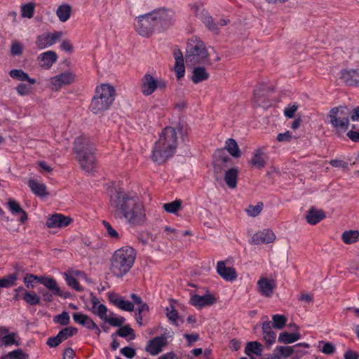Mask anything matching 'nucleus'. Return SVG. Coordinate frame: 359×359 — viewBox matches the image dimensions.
<instances>
[{
    "instance_id": "nucleus-10",
    "label": "nucleus",
    "mask_w": 359,
    "mask_h": 359,
    "mask_svg": "<svg viewBox=\"0 0 359 359\" xmlns=\"http://www.w3.org/2000/svg\"><path fill=\"white\" fill-rule=\"evenodd\" d=\"M76 79V75L72 72H65L59 75L50 79V88L57 91L63 86L72 83Z\"/></svg>"
},
{
    "instance_id": "nucleus-28",
    "label": "nucleus",
    "mask_w": 359,
    "mask_h": 359,
    "mask_svg": "<svg viewBox=\"0 0 359 359\" xmlns=\"http://www.w3.org/2000/svg\"><path fill=\"white\" fill-rule=\"evenodd\" d=\"M273 327L271 321L264 322L262 326L263 339L268 346H271L276 341V334L273 331Z\"/></svg>"
},
{
    "instance_id": "nucleus-60",
    "label": "nucleus",
    "mask_w": 359,
    "mask_h": 359,
    "mask_svg": "<svg viewBox=\"0 0 359 359\" xmlns=\"http://www.w3.org/2000/svg\"><path fill=\"white\" fill-rule=\"evenodd\" d=\"M74 320L83 326L85 325L86 320H88V316L81 313H74L72 315Z\"/></svg>"
},
{
    "instance_id": "nucleus-42",
    "label": "nucleus",
    "mask_w": 359,
    "mask_h": 359,
    "mask_svg": "<svg viewBox=\"0 0 359 359\" xmlns=\"http://www.w3.org/2000/svg\"><path fill=\"white\" fill-rule=\"evenodd\" d=\"M182 202L180 200H175L171 203H164L163 208L168 213L176 215L182 208Z\"/></svg>"
},
{
    "instance_id": "nucleus-59",
    "label": "nucleus",
    "mask_w": 359,
    "mask_h": 359,
    "mask_svg": "<svg viewBox=\"0 0 359 359\" xmlns=\"http://www.w3.org/2000/svg\"><path fill=\"white\" fill-rule=\"evenodd\" d=\"M23 46L18 42L13 41L11 47V53L13 55H20L22 53Z\"/></svg>"
},
{
    "instance_id": "nucleus-14",
    "label": "nucleus",
    "mask_w": 359,
    "mask_h": 359,
    "mask_svg": "<svg viewBox=\"0 0 359 359\" xmlns=\"http://www.w3.org/2000/svg\"><path fill=\"white\" fill-rule=\"evenodd\" d=\"M73 151L76 155L91 152L94 151V146L88 137L81 135L75 139Z\"/></svg>"
},
{
    "instance_id": "nucleus-29",
    "label": "nucleus",
    "mask_w": 359,
    "mask_h": 359,
    "mask_svg": "<svg viewBox=\"0 0 359 359\" xmlns=\"http://www.w3.org/2000/svg\"><path fill=\"white\" fill-rule=\"evenodd\" d=\"M8 206L9 210L12 212L13 215H20L18 220L21 223H25L27 220V214L26 212L20 207L18 202L10 198L8 201Z\"/></svg>"
},
{
    "instance_id": "nucleus-17",
    "label": "nucleus",
    "mask_w": 359,
    "mask_h": 359,
    "mask_svg": "<svg viewBox=\"0 0 359 359\" xmlns=\"http://www.w3.org/2000/svg\"><path fill=\"white\" fill-rule=\"evenodd\" d=\"M76 158L78 161L82 170L87 172H92L96 165L95 157L94 151L76 155Z\"/></svg>"
},
{
    "instance_id": "nucleus-4",
    "label": "nucleus",
    "mask_w": 359,
    "mask_h": 359,
    "mask_svg": "<svg viewBox=\"0 0 359 359\" xmlns=\"http://www.w3.org/2000/svg\"><path fill=\"white\" fill-rule=\"evenodd\" d=\"M177 130L182 135L187 133V126L179 122L176 127L165 126L158 135V163H165L175 153L178 145Z\"/></svg>"
},
{
    "instance_id": "nucleus-3",
    "label": "nucleus",
    "mask_w": 359,
    "mask_h": 359,
    "mask_svg": "<svg viewBox=\"0 0 359 359\" xmlns=\"http://www.w3.org/2000/svg\"><path fill=\"white\" fill-rule=\"evenodd\" d=\"M175 58L174 72L177 79H181L185 74L184 60L187 65H210V55L205 43L198 36L188 39L185 50V56L179 48L173 51Z\"/></svg>"
},
{
    "instance_id": "nucleus-5",
    "label": "nucleus",
    "mask_w": 359,
    "mask_h": 359,
    "mask_svg": "<svg viewBox=\"0 0 359 359\" xmlns=\"http://www.w3.org/2000/svg\"><path fill=\"white\" fill-rule=\"evenodd\" d=\"M135 257L136 252L133 248L126 246L118 249L111 258V272L116 277H122L133 266Z\"/></svg>"
},
{
    "instance_id": "nucleus-53",
    "label": "nucleus",
    "mask_w": 359,
    "mask_h": 359,
    "mask_svg": "<svg viewBox=\"0 0 359 359\" xmlns=\"http://www.w3.org/2000/svg\"><path fill=\"white\" fill-rule=\"evenodd\" d=\"M117 334L121 337H127L128 336H131V339H135V334H134V331L132 328L130 327L129 325H126L123 327H120V328L116 332Z\"/></svg>"
},
{
    "instance_id": "nucleus-57",
    "label": "nucleus",
    "mask_w": 359,
    "mask_h": 359,
    "mask_svg": "<svg viewBox=\"0 0 359 359\" xmlns=\"http://www.w3.org/2000/svg\"><path fill=\"white\" fill-rule=\"evenodd\" d=\"M104 322L108 323L111 326L114 327H121L125 322V318L123 317L120 318H112L106 316V318L104 320Z\"/></svg>"
},
{
    "instance_id": "nucleus-62",
    "label": "nucleus",
    "mask_w": 359,
    "mask_h": 359,
    "mask_svg": "<svg viewBox=\"0 0 359 359\" xmlns=\"http://www.w3.org/2000/svg\"><path fill=\"white\" fill-rule=\"evenodd\" d=\"M18 93L21 96L28 95L31 91V88L25 83H20L16 87Z\"/></svg>"
},
{
    "instance_id": "nucleus-7",
    "label": "nucleus",
    "mask_w": 359,
    "mask_h": 359,
    "mask_svg": "<svg viewBox=\"0 0 359 359\" xmlns=\"http://www.w3.org/2000/svg\"><path fill=\"white\" fill-rule=\"evenodd\" d=\"M351 109L346 106L332 107L327 115L328 122L335 129L336 133L339 134L347 130L349 126Z\"/></svg>"
},
{
    "instance_id": "nucleus-43",
    "label": "nucleus",
    "mask_w": 359,
    "mask_h": 359,
    "mask_svg": "<svg viewBox=\"0 0 359 359\" xmlns=\"http://www.w3.org/2000/svg\"><path fill=\"white\" fill-rule=\"evenodd\" d=\"M138 239L144 245L153 246L156 239V234L151 231H144L140 235Z\"/></svg>"
},
{
    "instance_id": "nucleus-13",
    "label": "nucleus",
    "mask_w": 359,
    "mask_h": 359,
    "mask_svg": "<svg viewBox=\"0 0 359 359\" xmlns=\"http://www.w3.org/2000/svg\"><path fill=\"white\" fill-rule=\"evenodd\" d=\"M174 23V12L166 8H158V31H165Z\"/></svg>"
},
{
    "instance_id": "nucleus-2",
    "label": "nucleus",
    "mask_w": 359,
    "mask_h": 359,
    "mask_svg": "<svg viewBox=\"0 0 359 359\" xmlns=\"http://www.w3.org/2000/svg\"><path fill=\"white\" fill-rule=\"evenodd\" d=\"M109 208L116 219H124L130 226L143 225L146 221L144 206L139 197L122 189H111Z\"/></svg>"
},
{
    "instance_id": "nucleus-50",
    "label": "nucleus",
    "mask_w": 359,
    "mask_h": 359,
    "mask_svg": "<svg viewBox=\"0 0 359 359\" xmlns=\"http://www.w3.org/2000/svg\"><path fill=\"white\" fill-rule=\"evenodd\" d=\"M21 12L23 18H32L34 13V4L29 3L22 5L21 7Z\"/></svg>"
},
{
    "instance_id": "nucleus-25",
    "label": "nucleus",
    "mask_w": 359,
    "mask_h": 359,
    "mask_svg": "<svg viewBox=\"0 0 359 359\" xmlns=\"http://www.w3.org/2000/svg\"><path fill=\"white\" fill-rule=\"evenodd\" d=\"M169 305L164 308V311L168 320L175 326H178V320H181L183 323L184 319L180 316L178 311L175 308L177 302L173 299H169Z\"/></svg>"
},
{
    "instance_id": "nucleus-34",
    "label": "nucleus",
    "mask_w": 359,
    "mask_h": 359,
    "mask_svg": "<svg viewBox=\"0 0 359 359\" xmlns=\"http://www.w3.org/2000/svg\"><path fill=\"white\" fill-rule=\"evenodd\" d=\"M71 13L72 7L69 4L60 5L56 11L57 18L62 22H65L69 19Z\"/></svg>"
},
{
    "instance_id": "nucleus-19",
    "label": "nucleus",
    "mask_w": 359,
    "mask_h": 359,
    "mask_svg": "<svg viewBox=\"0 0 359 359\" xmlns=\"http://www.w3.org/2000/svg\"><path fill=\"white\" fill-rule=\"evenodd\" d=\"M276 240L275 233L270 229H264L255 233L252 237L251 243L254 245L269 244Z\"/></svg>"
},
{
    "instance_id": "nucleus-9",
    "label": "nucleus",
    "mask_w": 359,
    "mask_h": 359,
    "mask_svg": "<svg viewBox=\"0 0 359 359\" xmlns=\"http://www.w3.org/2000/svg\"><path fill=\"white\" fill-rule=\"evenodd\" d=\"M232 164V160L224 151V149H219L215 151L213 156V172L215 174H220Z\"/></svg>"
},
{
    "instance_id": "nucleus-55",
    "label": "nucleus",
    "mask_w": 359,
    "mask_h": 359,
    "mask_svg": "<svg viewBox=\"0 0 359 359\" xmlns=\"http://www.w3.org/2000/svg\"><path fill=\"white\" fill-rule=\"evenodd\" d=\"M70 318L67 312L64 311L60 315L54 317V322L60 324L61 325H67L69 323Z\"/></svg>"
},
{
    "instance_id": "nucleus-48",
    "label": "nucleus",
    "mask_w": 359,
    "mask_h": 359,
    "mask_svg": "<svg viewBox=\"0 0 359 359\" xmlns=\"http://www.w3.org/2000/svg\"><path fill=\"white\" fill-rule=\"evenodd\" d=\"M28 355L22 349H18L9 352L6 355L1 358L0 359H28Z\"/></svg>"
},
{
    "instance_id": "nucleus-56",
    "label": "nucleus",
    "mask_w": 359,
    "mask_h": 359,
    "mask_svg": "<svg viewBox=\"0 0 359 359\" xmlns=\"http://www.w3.org/2000/svg\"><path fill=\"white\" fill-rule=\"evenodd\" d=\"M203 22L205 24L206 27L211 32L218 34L219 33V28L217 27V25L214 22L213 19L211 15L206 16L205 18V20L203 21Z\"/></svg>"
},
{
    "instance_id": "nucleus-45",
    "label": "nucleus",
    "mask_w": 359,
    "mask_h": 359,
    "mask_svg": "<svg viewBox=\"0 0 359 359\" xmlns=\"http://www.w3.org/2000/svg\"><path fill=\"white\" fill-rule=\"evenodd\" d=\"M264 204L262 202H258L255 205H250L246 209V213L252 217L258 216L262 211Z\"/></svg>"
},
{
    "instance_id": "nucleus-64",
    "label": "nucleus",
    "mask_w": 359,
    "mask_h": 359,
    "mask_svg": "<svg viewBox=\"0 0 359 359\" xmlns=\"http://www.w3.org/2000/svg\"><path fill=\"white\" fill-rule=\"evenodd\" d=\"M39 293L43 297V301L50 302L53 301V295H54L50 290L47 291L44 288H39Z\"/></svg>"
},
{
    "instance_id": "nucleus-44",
    "label": "nucleus",
    "mask_w": 359,
    "mask_h": 359,
    "mask_svg": "<svg viewBox=\"0 0 359 359\" xmlns=\"http://www.w3.org/2000/svg\"><path fill=\"white\" fill-rule=\"evenodd\" d=\"M287 318L283 315L276 314L272 316L271 325L273 328L281 330L285 326Z\"/></svg>"
},
{
    "instance_id": "nucleus-40",
    "label": "nucleus",
    "mask_w": 359,
    "mask_h": 359,
    "mask_svg": "<svg viewBox=\"0 0 359 359\" xmlns=\"http://www.w3.org/2000/svg\"><path fill=\"white\" fill-rule=\"evenodd\" d=\"M251 353L257 355H261L262 353V345L257 341L248 342L245 347V353L250 355Z\"/></svg>"
},
{
    "instance_id": "nucleus-36",
    "label": "nucleus",
    "mask_w": 359,
    "mask_h": 359,
    "mask_svg": "<svg viewBox=\"0 0 359 359\" xmlns=\"http://www.w3.org/2000/svg\"><path fill=\"white\" fill-rule=\"evenodd\" d=\"M341 239L343 242L347 245H351L359 241V231L358 230H348L344 231L341 234Z\"/></svg>"
},
{
    "instance_id": "nucleus-33",
    "label": "nucleus",
    "mask_w": 359,
    "mask_h": 359,
    "mask_svg": "<svg viewBox=\"0 0 359 359\" xmlns=\"http://www.w3.org/2000/svg\"><path fill=\"white\" fill-rule=\"evenodd\" d=\"M9 75L14 79L21 81H27L30 84H35L36 82V79L29 78V75L22 69H12L10 71Z\"/></svg>"
},
{
    "instance_id": "nucleus-35",
    "label": "nucleus",
    "mask_w": 359,
    "mask_h": 359,
    "mask_svg": "<svg viewBox=\"0 0 359 359\" xmlns=\"http://www.w3.org/2000/svg\"><path fill=\"white\" fill-rule=\"evenodd\" d=\"M224 151H228V152L235 158H238L241 156V150L238 146L237 142L234 139L229 138L226 141Z\"/></svg>"
},
{
    "instance_id": "nucleus-32",
    "label": "nucleus",
    "mask_w": 359,
    "mask_h": 359,
    "mask_svg": "<svg viewBox=\"0 0 359 359\" xmlns=\"http://www.w3.org/2000/svg\"><path fill=\"white\" fill-rule=\"evenodd\" d=\"M209 73L203 66L195 67L192 71L191 81L194 83H199L208 80Z\"/></svg>"
},
{
    "instance_id": "nucleus-41",
    "label": "nucleus",
    "mask_w": 359,
    "mask_h": 359,
    "mask_svg": "<svg viewBox=\"0 0 359 359\" xmlns=\"http://www.w3.org/2000/svg\"><path fill=\"white\" fill-rule=\"evenodd\" d=\"M294 346H278L276 348L275 351L276 353L272 355H278L280 358H287L292 355V354L294 352Z\"/></svg>"
},
{
    "instance_id": "nucleus-49",
    "label": "nucleus",
    "mask_w": 359,
    "mask_h": 359,
    "mask_svg": "<svg viewBox=\"0 0 359 359\" xmlns=\"http://www.w3.org/2000/svg\"><path fill=\"white\" fill-rule=\"evenodd\" d=\"M90 311H92L93 313L98 316L101 320H104V318H106V316H107V313L108 311V309L105 305L102 304L96 306H92Z\"/></svg>"
},
{
    "instance_id": "nucleus-27",
    "label": "nucleus",
    "mask_w": 359,
    "mask_h": 359,
    "mask_svg": "<svg viewBox=\"0 0 359 359\" xmlns=\"http://www.w3.org/2000/svg\"><path fill=\"white\" fill-rule=\"evenodd\" d=\"M341 79L349 86L359 84V69H343Z\"/></svg>"
},
{
    "instance_id": "nucleus-11",
    "label": "nucleus",
    "mask_w": 359,
    "mask_h": 359,
    "mask_svg": "<svg viewBox=\"0 0 359 359\" xmlns=\"http://www.w3.org/2000/svg\"><path fill=\"white\" fill-rule=\"evenodd\" d=\"M62 36V32L55 31L52 33H43L36 37V44L39 49H43L55 43Z\"/></svg>"
},
{
    "instance_id": "nucleus-46",
    "label": "nucleus",
    "mask_w": 359,
    "mask_h": 359,
    "mask_svg": "<svg viewBox=\"0 0 359 359\" xmlns=\"http://www.w3.org/2000/svg\"><path fill=\"white\" fill-rule=\"evenodd\" d=\"M17 278L18 276L16 273H11L3 277L0 278V287H9L13 285H15Z\"/></svg>"
},
{
    "instance_id": "nucleus-18",
    "label": "nucleus",
    "mask_w": 359,
    "mask_h": 359,
    "mask_svg": "<svg viewBox=\"0 0 359 359\" xmlns=\"http://www.w3.org/2000/svg\"><path fill=\"white\" fill-rule=\"evenodd\" d=\"M216 271L218 275L226 281H233L237 278V273L233 267H227L226 261L217 263Z\"/></svg>"
},
{
    "instance_id": "nucleus-21",
    "label": "nucleus",
    "mask_w": 359,
    "mask_h": 359,
    "mask_svg": "<svg viewBox=\"0 0 359 359\" xmlns=\"http://www.w3.org/2000/svg\"><path fill=\"white\" fill-rule=\"evenodd\" d=\"M269 159L268 155L264 152V148H258L253 151L251 159L248 163L258 169L263 168Z\"/></svg>"
},
{
    "instance_id": "nucleus-1",
    "label": "nucleus",
    "mask_w": 359,
    "mask_h": 359,
    "mask_svg": "<svg viewBox=\"0 0 359 359\" xmlns=\"http://www.w3.org/2000/svg\"><path fill=\"white\" fill-rule=\"evenodd\" d=\"M109 208L116 219H124L130 226L143 225L146 221L144 206L139 197L122 189H111Z\"/></svg>"
},
{
    "instance_id": "nucleus-61",
    "label": "nucleus",
    "mask_w": 359,
    "mask_h": 359,
    "mask_svg": "<svg viewBox=\"0 0 359 359\" xmlns=\"http://www.w3.org/2000/svg\"><path fill=\"white\" fill-rule=\"evenodd\" d=\"M121 309L126 311H132L134 309V305L129 301L123 300L121 299L118 306Z\"/></svg>"
},
{
    "instance_id": "nucleus-31",
    "label": "nucleus",
    "mask_w": 359,
    "mask_h": 359,
    "mask_svg": "<svg viewBox=\"0 0 359 359\" xmlns=\"http://www.w3.org/2000/svg\"><path fill=\"white\" fill-rule=\"evenodd\" d=\"M27 184L35 195L41 197H44L48 195L46 186L40 181L29 179Z\"/></svg>"
},
{
    "instance_id": "nucleus-51",
    "label": "nucleus",
    "mask_w": 359,
    "mask_h": 359,
    "mask_svg": "<svg viewBox=\"0 0 359 359\" xmlns=\"http://www.w3.org/2000/svg\"><path fill=\"white\" fill-rule=\"evenodd\" d=\"M318 348L322 353L326 355H331L335 351V347L332 343L323 341L319 342Z\"/></svg>"
},
{
    "instance_id": "nucleus-52",
    "label": "nucleus",
    "mask_w": 359,
    "mask_h": 359,
    "mask_svg": "<svg viewBox=\"0 0 359 359\" xmlns=\"http://www.w3.org/2000/svg\"><path fill=\"white\" fill-rule=\"evenodd\" d=\"M65 280L67 285L76 291H82L83 288L79 285L78 280L72 276L65 273Z\"/></svg>"
},
{
    "instance_id": "nucleus-12",
    "label": "nucleus",
    "mask_w": 359,
    "mask_h": 359,
    "mask_svg": "<svg viewBox=\"0 0 359 359\" xmlns=\"http://www.w3.org/2000/svg\"><path fill=\"white\" fill-rule=\"evenodd\" d=\"M257 291L263 297H271L276 287V281L273 279L262 276L257 283Z\"/></svg>"
},
{
    "instance_id": "nucleus-8",
    "label": "nucleus",
    "mask_w": 359,
    "mask_h": 359,
    "mask_svg": "<svg viewBox=\"0 0 359 359\" xmlns=\"http://www.w3.org/2000/svg\"><path fill=\"white\" fill-rule=\"evenodd\" d=\"M157 25V13H151L140 15L135 19V27L137 33L144 37L150 36Z\"/></svg>"
},
{
    "instance_id": "nucleus-38",
    "label": "nucleus",
    "mask_w": 359,
    "mask_h": 359,
    "mask_svg": "<svg viewBox=\"0 0 359 359\" xmlns=\"http://www.w3.org/2000/svg\"><path fill=\"white\" fill-rule=\"evenodd\" d=\"M300 334L299 332L288 333L287 332H281L278 341L280 343L291 344L300 339Z\"/></svg>"
},
{
    "instance_id": "nucleus-23",
    "label": "nucleus",
    "mask_w": 359,
    "mask_h": 359,
    "mask_svg": "<svg viewBox=\"0 0 359 359\" xmlns=\"http://www.w3.org/2000/svg\"><path fill=\"white\" fill-rule=\"evenodd\" d=\"M216 300L215 297L210 293L203 296L194 294L190 299V304L194 306L202 308L214 304Z\"/></svg>"
},
{
    "instance_id": "nucleus-39",
    "label": "nucleus",
    "mask_w": 359,
    "mask_h": 359,
    "mask_svg": "<svg viewBox=\"0 0 359 359\" xmlns=\"http://www.w3.org/2000/svg\"><path fill=\"white\" fill-rule=\"evenodd\" d=\"M42 285H43L54 295L61 294L60 289L58 287L57 282L54 278L45 276Z\"/></svg>"
},
{
    "instance_id": "nucleus-15",
    "label": "nucleus",
    "mask_w": 359,
    "mask_h": 359,
    "mask_svg": "<svg viewBox=\"0 0 359 359\" xmlns=\"http://www.w3.org/2000/svg\"><path fill=\"white\" fill-rule=\"evenodd\" d=\"M73 151L76 155L91 152L94 151V146L88 137L81 135L75 139Z\"/></svg>"
},
{
    "instance_id": "nucleus-6",
    "label": "nucleus",
    "mask_w": 359,
    "mask_h": 359,
    "mask_svg": "<svg viewBox=\"0 0 359 359\" xmlns=\"http://www.w3.org/2000/svg\"><path fill=\"white\" fill-rule=\"evenodd\" d=\"M115 97L116 90L113 86L104 83L97 86L90 105V111L95 114L105 111L111 106Z\"/></svg>"
},
{
    "instance_id": "nucleus-22",
    "label": "nucleus",
    "mask_w": 359,
    "mask_h": 359,
    "mask_svg": "<svg viewBox=\"0 0 359 359\" xmlns=\"http://www.w3.org/2000/svg\"><path fill=\"white\" fill-rule=\"evenodd\" d=\"M72 222L69 217L62 214H54L46 221V226L48 228H64L67 226Z\"/></svg>"
},
{
    "instance_id": "nucleus-47",
    "label": "nucleus",
    "mask_w": 359,
    "mask_h": 359,
    "mask_svg": "<svg viewBox=\"0 0 359 359\" xmlns=\"http://www.w3.org/2000/svg\"><path fill=\"white\" fill-rule=\"evenodd\" d=\"M77 332H78L77 328L74 327H65V328L62 329V330H60L58 332L57 335L62 342L63 341L67 339L69 337H71L75 335L77 333Z\"/></svg>"
},
{
    "instance_id": "nucleus-24",
    "label": "nucleus",
    "mask_w": 359,
    "mask_h": 359,
    "mask_svg": "<svg viewBox=\"0 0 359 359\" xmlns=\"http://www.w3.org/2000/svg\"><path fill=\"white\" fill-rule=\"evenodd\" d=\"M325 212L321 209L311 207L305 215V219L310 225H316L325 218Z\"/></svg>"
},
{
    "instance_id": "nucleus-26",
    "label": "nucleus",
    "mask_w": 359,
    "mask_h": 359,
    "mask_svg": "<svg viewBox=\"0 0 359 359\" xmlns=\"http://www.w3.org/2000/svg\"><path fill=\"white\" fill-rule=\"evenodd\" d=\"M239 170L237 167L226 169L224 172V181L226 186L231 189L237 187Z\"/></svg>"
},
{
    "instance_id": "nucleus-58",
    "label": "nucleus",
    "mask_w": 359,
    "mask_h": 359,
    "mask_svg": "<svg viewBox=\"0 0 359 359\" xmlns=\"http://www.w3.org/2000/svg\"><path fill=\"white\" fill-rule=\"evenodd\" d=\"M146 351L153 355H157V337L149 341L146 347Z\"/></svg>"
},
{
    "instance_id": "nucleus-20",
    "label": "nucleus",
    "mask_w": 359,
    "mask_h": 359,
    "mask_svg": "<svg viewBox=\"0 0 359 359\" xmlns=\"http://www.w3.org/2000/svg\"><path fill=\"white\" fill-rule=\"evenodd\" d=\"M157 88V80L150 74H145L141 79V92L145 96L151 95Z\"/></svg>"
},
{
    "instance_id": "nucleus-30",
    "label": "nucleus",
    "mask_w": 359,
    "mask_h": 359,
    "mask_svg": "<svg viewBox=\"0 0 359 359\" xmlns=\"http://www.w3.org/2000/svg\"><path fill=\"white\" fill-rule=\"evenodd\" d=\"M57 58V54L53 50L43 53L39 56L40 66L43 69H48L56 62Z\"/></svg>"
},
{
    "instance_id": "nucleus-63",
    "label": "nucleus",
    "mask_w": 359,
    "mask_h": 359,
    "mask_svg": "<svg viewBox=\"0 0 359 359\" xmlns=\"http://www.w3.org/2000/svg\"><path fill=\"white\" fill-rule=\"evenodd\" d=\"M17 336V334L15 333H11L9 334H7L5 336L3 339L4 343L6 345H11V344H16L19 345V343L15 339V337Z\"/></svg>"
},
{
    "instance_id": "nucleus-37",
    "label": "nucleus",
    "mask_w": 359,
    "mask_h": 359,
    "mask_svg": "<svg viewBox=\"0 0 359 359\" xmlns=\"http://www.w3.org/2000/svg\"><path fill=\"white\" fill-rule=\"evenodd\" d=\"M253 102L257 107L266 108L269 106V102L262 90H255L253 95Z\"/></svg>"
},
{
    "instance_id": "nucleus-54",
    "label": "nucleus",
    "mask_w": 359,
    "mask_h": 359,
    "mask_svg": "<svg viewBox=\"0 0 359 359\" xmlns=\"http://www.w3.org/2000/svg\"><path fill=\"white\" fill-rule=\"evenodd\" d=\"M102 224L104 225L109 237L116 240L119 239L120 236L118 231L115 230L108 222L103 220Z\"/></svg>"
},
{
    "instance_id": "nucleus-16",
    "label": "nucleus",
    "mask_w": 359,
    "mask_h": 359,
    "mask_svg": "<svg viewBox=\"0 0 359 359\" xmlns=\"http://www.w3.org/2000/svg\"><path fill=\"white\" fill-rule=\"evenodd\" d=\"M14 299H22L27 304L35 306L40 304V297L35 292H28L22 286L15 290Z\"/></svg>"
}]
</instances>
